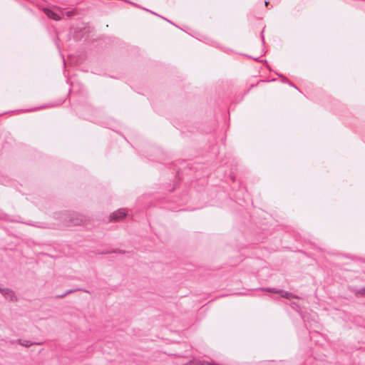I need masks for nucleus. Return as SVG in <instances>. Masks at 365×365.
Instances as JSON below:
<instances>
[{
  "label": "nucleus",
  "mask_w": 365,
  "mask_h": 365,
  "mask_svg": "<svg viewBox=\"0 0 365 365\" xmlns=\"http://www.w3.org/2000/svg\"><path fill=\"white\" fill-rule=\"evenodd\" d=\"M4 220H9V221H14V220H11V219H10L9 217H5Z\"/></svg>",
  "instance_id": "obj_16"
},
{
  "label": "nucleus",
  "mask_w": 365,
  "mask_h": 365,
  "mask_svg": "<svg viewBox=\"0 0 365 365\" xmlns=\"http://www.w3.org/2000/svg\"><path fill=\"white\" fill-rule=\"evenodd\" d=\"M16 342L19 344H21V346H24L25 347H30L31 346H32L33 344H34L35 343H33L30 341H28V340H22V339H18L16 340Z\"/></svg>",
  "instance_id": "obj_8"
},
{
  "label": "nucleus",
  "mask_w": 365,
  "mask_h": 365,
  "mask_svg": "<svg viewBox=\"0 0 365 365\" xmlns=\"http://www.w3.org/2000/svg\"><path fill=\"white\" fill-rule=\"evenodd\" d=\"M291 307H292V309H294V310L298 312L300 314L302 319L304 320V316L302 315V314L300 312V306L297 302H292Z\"/></svg>",
  "instance_id": "obj_9"
},
{
  "label": "nucleus",
  "mask_w": 365,
  "mask_h": 365,
  "mask_svg": "<svg viewBox=\"0 0 365 365\" xmlns=\"http://www.w3.org/2000/svg\"><path fill=\"white\" fill-rule=\"evenodd\" d=\"M116 253V252H119V253H124L123 251L120 250H113L112 251H106V252H102L101 253L102 254H108V253Z\"/></svg>",
  "instance_id": "obj_11"
},
{
  "label": "nucleus",
  "mask_w": 365,
  "mask_h": 365,
  "mask_svg": "<svg viewBox=\"0 0 365 365\" xmlns=\"http://www.w3.org/2000/svg\"><path fill=\"white\" fill-rule=\"evenodd\" d=\"M73 14H74L73 11H67V12H66V15H67V16H68V17L72 16Z\"/></svg>",
  "instance_id": "obj_13"
},
{
  "label": "nucleus",
  "mask_w": 365,
  "mask_h": 365,
  "mask_svg": "<svg viewBox=\"0 0 365 365\" xmlns=\"http://www.w3.org/2000/svg\"><path fill=\"white\" fill-rule=\"evenodd\" d=\"M263 31H264V30H263V31H262V33H261V39H262V43H264V35H263Z\"/></svg>",
  "instance_id": "obj_14"
},
{
  "label": "nucleus",
  "mask_w": 365,
  "mask_h": 365,
  "mask_svg": "<svg viewBox=\"0 0 365 365\" xmlns=\"http://www.w3.org/2000/svg\"><path fill=\"white\" fill-rule=\"evenodd\" d=\"M254 60L258 61H259V58H255Z\"/></svg>",
  "instance_id": "obj_18"
},
{
  "label": "nucleus",
  "mask_w": 365,
  "mask_h": 365,
  "mask_svg": "<svg viewBox=\"0 0 365 365\" xmlns=\"http://www.w3.org/2000/svg\"><path fill=\"white\" fill-rule=\"evenodd\" d=\"M276 74L281 78L282 83H287L289 82L288 78H287L285 76H282V75H281V74H279L278 73H276Z\"/></svg>",
  "instance_id": "obj_12"
},
{
  "label": "nucleus",
  "mask_w": 365,
  "mask_h": 365,
  "mask_svg": "<svg viewBox=\"0 0 365 365\" xmlns=\"http://www.w3.org/2000/svg\"><path fill=\"white\" fill-rule=\"evenodd\" d=\"M63 63H64V65H65V64H66V63H65V59H64L63 58Z\"/></svg>",
  "instance_id": "obj_19"
},
{
  "label": "nucleus",
  "mask_w": 365,
  "mask_h": 365,
  "mask_svg": "<svg viewBox=\"0 0 365 365\" xmlns=\"http://www.w3.org/2000/svg\"><path fill=\"white\" fill-rule=\"evenodd\" d=\"M264 4H265V6H267V5L269 4V1H265Z\"/></svg>",
  "instance_id": "obj_17"
},
{
  "label": "nucleus",
  "mask_w": 365,
  "mask_h": 365,
  "mask_svg": "<svg viewBox=\"0 0 365 365\" xmlns=\"http://www.w3.org/2000/svg\"><path fill=\"white\" fill-rule=\"evenodd\" d=\"M2 288L0 287V289H1Z\"/></svg>",
  "instance_id": "obj_20"
},
{
  "label": "nucleus",
  "mask_w": 365,
  "mask_h": 365,
  "mask_svg": "<svg viewBox=\"0 0 365 365\" xmlns=\"http://www.w3.org/2000/svg\"><path fill=\"white\" fill-rule=\"evenodd\" d=\"M0 292L5 297L6 299L11 302L17 301V297L15 292L9 288H2L0 289Z\"/></svg>",
  "instance_id": "obj_3"
},
{
  "label": "nucleus",
  "mask_w": 365,
  "mask_h": 365,
  "mask_svg": "<svg viewBox=\"0 0 365 365\" xmlns=\"http://www.w3.org/2000/svg\"><path fill=\"white\" fill-rule=\"evenodd\" d=\"M45 14H46V16L51 19H53V20H56V21H58L61 18L59 16V15L58 14H56V12H54L53 11L51 10V9H46L45 10Z\"/></svg>",
  "instance_id": "obj_6"
},
{
  "label": "nucleus",
  "mask_w": 365,
  "mask_h": 365,
  "mask_svg": "<svg viewBox=\"0 0 365 365\" xmlns=\"http://www.w3.org/2000/svg\"><path fill=\"white\" fill-rule=\"evenodd\" d=\"M76 291H83V292H88L87 290L86 289H68L67 290L66 292H65L63 293V295H57L56 296V298H58V299H62L63 297H65L66 296H67L68 294H71L74 292H76Z\"/></svg>",
  "instance_id": "obj_7"
},
{
  "label": "nucleus",
  "mask_w": 365,
  "mask_h": 365,
  "mask_svg": "<svg viewBox=\"0 0 365 365\" xmlns=\"http://www.w3.org/2000/svg\"><path fill=\"white\" fill-rule=\"evenodd\" d=\"M63 217L68 226L80 225L86 221L83 215L76 212L66 211L63 213Z\"/></svg>",
  "instance_id": "obj_1"
},
{
  "label": "nucleus",
  "mask_w": 365,
  "mask_h": 365,
  "mask_svg": "<svg viewBox=\"0 0 365 365\" xmlns=\"http://www.w3.org/2000/svg\"><path fill=\"white\" fill-rule=\"evenodd\" d=\"M53 104H46V105H43V106H42L41 107L34 108H31L30 110H27L26 111H35V110H38L39 109L51 108V107H53Z\"/></svg>",
  "instance_id": "obj_10"
},
{
  "label": "nucleus",
  "mask_w": 365,
  "mask_h": 365,
  "mask_svg": "<svg viewBox=\"0 0 365 365\" xmlns=\"http://www.w3.org/2000/svg\"><path fill=\"white\" fill-rule=\"evenodd\" d=\"M128 214V210L125 208H120L113 212L110 215V222H117L124 218Z\"/></svg>",
  "instance_id": "obj_2"
},
{
  "label": "nucleus",
  "mask_w": 365,
  "mask_h": 365,
  "mask_svg": "<svg viewBox=\"0 0 365 365\" xmlns=\"http://www.w3.org/2000/svg\"><path fill=\"white\" fill-rule=\"evenodd\" d=\"M287 83H288L289 86H294V84H293L291 81H289V82H288Z\"/></svg>",
  "instance_id": "obj_15"
},
{
  "label": "nucleus",
  "mask_w": 365,
  "mask_h": 365,
  "mask_svg": "<svg viewBox=\"0 0 365 365\" xmlns=\"http://www.w3.org/2000/svg\"><path fill=\"white\" fill-rule=\"evenodd\" d=\"M261 289L269 292L279 293L281 294L282 297L286 299L295 297V296H294L291 292L284 291L282 289H276L274 288H261Z\"/></svg>",
  "instance_id": "obj_4"
},
{
  "label": "nucleus",
  "mask_w": 365,
  "mask_h": 365,
  "mask_svg": "<svg viewBox=\"0 0 365 365\" xmlns=\"http://www.w3.org/2000/svg\"><path fill=\"white\" fill-rule=\"evenodd\" d=\"M349 289L351 292H354L355 294L356 297H365V287L360 288V289H356L354 287H349Z\"/></svg>",
  "instance_id": "obj_5"
}]
</instances>
